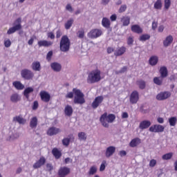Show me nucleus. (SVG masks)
<instances>
[{
    "label": "nucleus",
    "instance_id": "f257e3e1",
    "mask_svg": "<svg viewBox=\"0 0 177 177\" xmlns=\"http://www.w3.org/2000/svg\"><path fill=\"white\" fill-rule=\"evenodd\" d=\"M115 120V115L114 114H108L104 113L100 118V122H101L102 127L104 128H109L110 125L109 124H113Z\"/></svg>",
    "mask_w": 177,
    "mask_h": 177
},
{
    "label": "nucleus",
    "instance_id": "f03ea898",
    "mask_svg": "<svg viewBox=\"0 0 177 177\" xmlns=\"http://www.w3.org/2000/svg\"><path fill=\"white\" fill-rule=\"evenodd\" d=\"M101 80L102 76H100V71L99 70L92 71L87 77L88 84H95L99 82Z\"/></svg>",
    "mask_w": 177,
    "mask_h": 177
},
{
    "label": "nucleus",
    "instance_id": "7ed1b4c3",
    "mask_svg": "<svg viewBox=\"0 0 177 177\" xmlns=\"http://www.w3.org/2000/svg\"><path fill=\"white\" fill-rule=\"evenodd\" d=\"M73 92L75 95L74 103L75 104H84L85 99L84 98V93L78 88H73Z\"/></svg>",
    "mask_w": 177,
    "mask_h": 177
},
{
    "label": "nucleus",
    "instance_id": "20e7f679",
    "mask_svg": "<svg viewBox=\"0 0 177 177\" xmlns=\"http://www.w3.org/2000/svg\"><path fill=\"white\" fill-rule=\"evenodd\" d=\"M59 48L62 52H68L70 50V39L67 35L62 36L59 43Z\"/></svg>",
    "mask_w": 177,
    "mask_h": 177
},
{
    "label": "nucleus",
    "instance_id": "39448f33",
    "mask_svg": "<svg viewBox=\"0 0 177 177\" xmlns=\"http://www.w3.org/2000/svg\"><path fill=\"white\" fill-rule=\"evenodd\" d=\"M13 27L8 29L7 32V34H8V35H10V34H15L16 31L21 30V18H17L13 23Z\"/></svg>",
    "mask_w": 177,
    "mask_h": 177
},
{
    "label": "nucleus",
    "instance_id": "423d86ee",
    "mask_svg": "<svg viewBox=\"0 0 177 177\" xmlns=\"http://www.w3.org/2000/svg\"><path fill=\"white\" fill-rule=\"evenodd\" d=\"M103 34V31L101 29H92L90 32L87 34V37L91 39H96V38H99Z\"/></svg>",
    "mask_w": 177,
    "mask_h": 177
},
{
    "label": "nucleus",
    "instance_id": "0eeeda50",
    "mask_svg": "<svg viewBox=\"0 0 177 177\" xmlns=\"http://www.w3.org/2000/svg\"><path fill=\"white\" fill-rule=\"evenodd\" d=\"M21 75L24 80H32V78H34V73L28 69L22 70Z\"/></svg>",
    "mask_w": 177,
    "mask_h": 177
},
{
    "label": "nucleus",
    "instance_id": "6e6552de",
    "mask_svg": "<svg viewBox=\"0 0 177 177\" xmlns=\"http://www.w3.org/2000/svg\"><path fill=\"white\" fill-rule=\"evenodd\" d=\"M129 100L131 104H136L139 101V93L136 91H133L130 95Z\"/></svg>",
    "mask_w": 177,
    "mask_h": 177
},
{
    "label": "nucleus",
    "instance_id": "1a4fd4ad",
    "mask_svg": "<svg viewBox=\"0 0 177 177\" xmlns=\"http://www.w3.org/2000/svg\"><path fill=\"white\" fill-rule=\"evenodd\" d=\"M171 92L169 91H163L160 92L156 95L157 100H165L168 97H171Z\"/></svg>",
    "mask_w": 177,
    "mask_h": 177
},
{
    "label": "nucleus",
    "instance_id": "9d476101",
    "mask_svg": "<svg viewBox=\"0 0 177 177\" xmlns=\"http://www.w3.org/2000/svg\"><path fill=\"white\" fill-rule=\"evenodd\" d=\"M165 127L160 124H154L149 127V132H154L158 133V132H164Z\"/></svg>",
    "mask_w": 177,
    "mask_h": 177
},
{
    "label": "nucleus",
    "instance_id": "9b49d317",
    "mask_svg": "<svg viewBox=\"0 0 177 177\" xmlns=\"http://www.w3.org/2000/svg\"><path fill=\"white\" fill-rule=\"evenodd\" d=\"M39 96L42 100L45 103H48L50 100V94L45 91H41L39 93Z\"/></svg>",
    "mask_w": 177,
    "mask_h": 177
},
{
    "label": "nucleus",
    "instance_id": "f8f14e48",
    "mask_svg": "<svg viewBox=\"0 0 177 177\" xmlns=\"http://www.w3.org/2000/svg\"><path fill=\"white\" fill-rule=\"evenodd\" d=\"M70 174V168L67 167H61L58 170L59 176H67Z\"/></svg>",
    "mask_w": 177,
    "mask_h": 177
},
{
    "label": "nucleus",
    "instance_id": "ddd939ff",
    "mask_svg": "<svg viewBox=\"0 0 177 177\" xmlns=\"http://www.w3.org/2000/svg\"><path fill=\"white\" fill-rule=\"evenodd\" d=\"M104 99L103 96H98L95 97L91 104L93 109H97L98 106H100V104L103 102Z\"/></svg>",
    "mask_w": 177,
    "mask_h": 177
},
{
    "label": "nucleus",
    "instance_id": "4468645a",
    "mask_svg": "<svg viewBox=\"0 0 177 177\" xmlns=\"http://www.w3.org/2000/svg\"><path fill=\"white\" fill-rule=\"evenodd\" d=\"M151 125V122L149 120H142L140 122L139 129L142 131L147 129Z\"/></svg>",
    "mask_w": 177,
    "mask_h": 177
},
{
    "label": "nucleus",
    "instance_id": "2eb2a0df",
    "mask_svg": "<svg viewBox=\"0 0 177 177\" xmlns=\"http://www.w3.org/2000/svg\"><path fill=\"white\" fill-rule=\"evenodd\" d=\"M115 153V147L114 146H110L106 148L105 151V156L106 158H110L111 156H113Z\"/></svg>",
    "mask_w": 177,
    "mask_h": 177
},
{
    "label": "nucleus",
    "instance_id": "dca6fc26",
    "mask_svg": "<svg viewBox=\"0 0 177 177\" xmlns=\"http://www.w3.org/2000/svg\"><path fill=\"white\" fill-rule=\"evenodd\" d=\"M46 160L44 157H41L39 160H37L34 165L33 168L37 169V168H41L42 165L45 164Z\"/></svg>",
    "mask_w": 177,
    "mask_h": 177
},
{
    "label": "nucleus",
    "instance_id": "f3484780",
    "mask_svg": "<svg viewBox=\"0 0 177 177\" xmlns=\"http://www.w3.org/2000/svg\"><path fill=\"white\" fill-rule=\"evenodd\" d=\"M50 67L55 73L62 71V64L59 62H53L50 64Z\"/></svg>",
    "mask_w": 177,
    "mask_h": 177
},
{
    "label": "nucleus",
    "instance_id": "a211bd4d",
    "mask_svg": "<svg viewBox=\"0 0 177 177\" xmlns=\"http://www.w3.org/2000/svg\"><path fill=\"white\" fill-rule=\"evenodd\" d=\"M60 132V129H57L56 127H50L48 129L47 131V135L49 136H53V135H57V133H59Z\"/></svg>",
    "mask_w": 177,
    "mask_h": 177
},
{
    "label": "nucleus",
    "instance_id": "6ab92c4d",
    "mask_svg": "<svg viewBox=\"0 0 177 177\" xmlns=\"http://www.w3.org/2000/svg\"><path fill=\"white\" fill-rule=\"evenodd\" d=\"M172 42H174V37H172V35H169L164 39L163 46L165 48H167V46H169Z\"/></svg>",
    "mask_w": 177,
    "mask_h": 177
},
{
    "label": "nucleus",
    "instance_id": "aec40b11",
    "mask_svg": "<svg viewBox=\"0 0 177 177\" xmlns=\"http://www.w3.org/2000/svg\"><path fill=\"white\" fill-rule=\"evenodd\" d=\"M126 51L127 48L124 46L119 47L114 51V55L115 56H122V55H124V53Z\"/></svg>",
    "mask_w": 177,
    "mask_h": 177
},
{
    "label": "nucleus",
    "instance_id": "412c9836",
    "mask_svg": "<svg viewBox=\"0 0 177 177\" xmlns=\"http://www.w3.org/2000/svg\"><path fill=\"white\" fill-rule=\"evenodd\" d=\"M13 121L15 122H19L20 125H24L27 122V120L20 115L14 117Z\"/></svg>",
    "mask_w": 177,
    "mask_h": 177
},
{
    "label": "nucleus",
    "instance_id": "4be33fe9",
    "mask_svg": "<svg viewBox=\"0 0 177 177\" xmlns=\"http://www.w3.org/2000/svg\"><path fill=\"white\" fill-rule=\"evenodd\" d=\"M12 85L17 91H23L25 88L24 84H23L21 82L19 81L13 82Z\"/></svg>",
    "mask_w": 177,
    "mask_h": 177
},
{
    "label": "nucleus",
    "instance_id": "5701e85b",
    "mask_svg": "<svg viewBox=\"0 0 177 177\" xmlns=\"http://www.w3.org/2000/svg\"><path fill=\"white\" fill-rule=\"evenodd\" d=\"M32 92H34V88L28 87L24 91V96H25L26 99H30V93H32Z\"/></svg>",
    "mask_w": 177,
    "mask_h": 177
},
{
    "label": "nucleus",
    "instance_id": "b1692460",
    "mask_svg": "<svg viewBox=\"0 0 177 177\" xmlns=\"http://www.w3.org/2000/svg\"><path fill=\"white\" fill-rule=\"evenodd\" d=\"M64 113L68 117H71L73 115V107L70 105H66L64 109Z\"/></svg>",
    "mask_w": 177,
    "mask_h": 177
},
{
    "label": "nucleus",
    "instance_id": "393cba45",
    "mask_svg": "<svg viewBox=\"0 0 177 177\" xmlns=\"http://www.w3.org/2000/svg\"><path fill=\"white\" fill-rule=\"evenodd\" d=\"M160 74L162 78H166V77H168V69H167V67H161L160 69Z\"/></svg>",
    "mask_w": 177,
    "mask_h": 177
},
{
    "label": "nucleus",
    "instance_id": "a878e982",
    "mask_svg": "<svg viewBox=\"0 0 177 177\" xmlns=\"http://www.w3.org/2000/svg\"><path fill=\"white\" fill-rule=\"evenodd\" d=\"M32 69L34 71H41V63H39L38 61L32 62Z\"/></svg>",
    "mask_w": 177,
    "mask_h": 177
},
{
    "label": "nucleus",
    "instance_id": "bb28decb",
    "mask_svg": "<svg viewBox=\"0 0 177 177\" xmlns=\"http://www.w3.org/2000/svg\"><path fill=\"white\" fill-rule=\"evenodd\" d=\"M37 44L39 47H41V46H51V45H53V42L48 41L46 40L39 41Z\"/></svg>",
    "mask_w": 177,
    "mask_h": 177
},
{
    "label": "nucleus",
    "instance_id": "cd10ccee",
    "mask_svg": "<svg viewBox=\"0 0 177 177\" xmlns=\"http://www.w3.org/2000/svg\"><path fill=\"white\" fill-rule=\"evenodd\" d=\"M21 97L17 93H14L10 96V101L12 103H17V102H20Z\"/></svg>",
    "mask_w": 177,
    "mask_h": 177
},
{
    "label": "nucleus",
    "instance_id": "c85d7f7f",
    "mask_svg": "<svg viewBox=\"0 0 177 177\" xmlns=\"http://www.w3.org/2000/svg\"><path fill=\"white\" fill-rule=\"evenodd\" d=\"M141 140L140 138H136L133 139L130 142V147H136V146L140 145Z\"/></svg>",
    "mask_w": 177,
    "mask_h": 177
},
{
    "label": "nucleus",
    "instance_id": "c756f323",
    "mask_svg": "<svg viewBox=\"0 0 177 177\" xmlns=\"http://www.w3.org/2000/svg\"><path fill=\"white\" fill-rule=\"evenodd\" d=\"M37 125H38V119L37 117H33L30 122V127L32 128V129H34V128H37Z\"/></svg>",
    "mask_w": 177,
    "mask_h": 177
},
{
    "label": "nucleus",
    "instance_id": "7c9ffc66",
    "mask_svg": "<svg viewBox=\"0 0 177 177\" xmlns=\"http://www.w3.org/2000/svg\"><path fill=\"white\" fill-rule=\"evenodd\" d=\"M131 31H133V32H136L137 34H140L143 30H142V28L139 26V25H133L131 26Z\"/></svg>",
    "mask_w": 177,
    "mask_h": 177
},
{
    "label": "nucleus",
    "instance_id": "2f4dec72",
    "mask_svg": "<svg viewBox=\"0 0 177 177\" xmlns=\"http://www.w3.org/2000/svg\"><path fill=\"white\" fill-rule=\"evenodd\" d=\"M130 21L131 19L129 17H122L121 18V23H122V26H129Z\"/></svg>",
    "mask_w": 177,
    "mask_h": 177
},
{
    "label": "nucleus",
    "instance_id": "473e14b6",
    "mask_svg": "<svg viewBox=\"0 0 177 177\" xmlns=\"http://www.w3.org/2000/svg\"><path fill=\"white\" fill-rule=\"evenodd\" d=\"M170 127H175L177 124V118L175 116L171 117L168 119Z\"/></svg>",
    "mask_w": 177,
    "mask_h": 177
},
{
    "label": "nucleus",
    "instance_id": "72a5a7b5",
    "mask_svg": "<svg viewBox=\"0 0 177 177\" xmlns=\"http://www.w3.org/2000/svg\"><path fill=\"white\" fill-rule=\"evenodd\" d=\"M158 63V57L157 56H152L149 59V64L151 66H156Z\"/></svg>",
    "mask_w": 177,
    "mask_h": 177
},
{
    "label": "nucleus",
    "instance_id": "f704fd0d",
    "mask_svg": "<svg viewBox=\"0 0 177 177\" xmlns=\"http://www.w3.org/2000/svg\"><path fill=\"white\" fill-rule=\"evenodd\" d=\"M154 9H157L158 10H161L162 8V0H156L153 6Z\"/></svg>",
    "mask_w": 177,
    "mask_h": 177
},
{
    "label": "nucleus",
    "instance_id": "c9c22d12",
    "mask_svg": "<svg viewBox=\"0 0 177 177\" xmlns=\"http://www.w3.org/2000/svg\"><path fill=\"white\" fill-rule=\"evenodd\" d=\"M52 153L54 156V157L57 159H59V157H62V152L57 149V148H54L52 150Z\"/></svg>",
    "mask_w": 177,
    "mask_h": 177
},
{
    "label": "nucleus",
    "instance_id": "e433bc0d",
    "mask_svg": "<svg viewBox=\"0 0 177 177\" xmlns=\"http://www.w3.org/2000/svg\"><path fill=\"white\" fill-rule=\"evenodd\" d=\"M73 24H74V19L73 18H71L64 24V27L66 30H70V28H71V26H73Z\"/></svg>",
    "mask_w": 177,
    "mask_h": 177
},
{
    "label": "nucleus",
    "instance_id": "4c0bfd02",
    "mask_svg": "<svg viewBox=\"0 0 177 177\" xmlns=\"http://www.w3.org/2000/svg\"><path fill=\"white\" fill-rule=\"evenodd\" d=\"M96 172H97V167L96 165H93L90 167L88 174L91 176L92 175H95Z\"/></svg>",
    "mask_w": 177,
    "mask_h": 177
},
{
    "label": "nucleus",
    "instance_id": "58836bf2",
    "mask_svg": "<svg viewBox=\"0 0 177 177\" xmlns=\"http://www.w3.org/2000/svg\"><path fill=\"white\" fill-rule=\"evenodd\" d=\"M102 24L103 27H105V28H109L110 27V19L106 17H104L102 21Z\"/></svg>",
    "mask_w": 177,
    "mask_h": 177
},
{
    "label": "nucleus",
    "instance_id": "ea45409f",
    "mask_svg": "<svg viewBox=\"0 0 177 177\" xmlns=\"http://www.w3.org/2000/svg\"><path fill=\"white\" fill-rule=\"evenodd\" d=\"M77 136H78L79 140L80 141L85 142V140H86V133H85V132L78 133Z\"/></svg>",
    "mask_w": 177,
    "mask_h": 177
},
{
    "label": "nucleus",
    "instance_id": "a19ab883",
    "mask_svg": "<svg viewBox=\"0 0 177 177\" xmlns=\"http://www.w3.org/2000/svg\"><path fill=\"white\" fill-rule=\"evenodd\" d=\"M162 78L161 76L160 77H156L153 78V82L154 84H156V85H162Z\"/></svg>",
    "mask_w": 177,
    "mask_h": 177
},
{
    "label": "nucleus",
    "instance_id": "79ce46f5",
    "mask_svg": "<svg viewBox=\"0 0 177 177\" xmlns=\"http://www.w3.org/2000/svg\"><path fill=\"white\" fill-rule=\"evenodd\" d=\"M19 137L20 134L17 132H15L10 136L8 140H15V139H19Z\"/></svg>",
    "mask_w": 177,
    "mask_h": 177
},
{
    "label": "nucleus",
    "instance_id": "37998d69",
    "mask_svg": "<svg viewBox=\"0 0 177 177\" xmlns=\"http://www.w3.org/2000/svg\"><path fill=\"white\" fill-rule=\"evenodd\" d=\"M137 84H138L140 89H145V88H146V82L143 80L138 81Z\"/></svg>",
    "mask_w": 177,
    "mask_h": 177
},
{
    "label": "nucleus",
    "instance_id": "c03bdc74",
    "mask_svg": "<svg viewBox=\"0 0 177 177\" xmlns=\"http://www.w3.org/2000/svg\"><path fill=\"white\" fill-rule=\"evenodd\" d=\"M174 156V153H168L162 156V160H171L172 158V156Z\"/></svg>",
    "mask_w": 177,
    "mask_h": 177
},
{
    "label": "nucleus",
    "instance_id": "a18cd8bd",
    "mask_svg": "<svg viewBox=\"0 0 177 177\" xmlns=\"http://www.w3.org/2000/svg\"><path fill=\"white\" fill-rule=\"evenodd\" d=\"M78 38L82 39L85 36V31L84 29L79 30L77 33Z\"/></svg>",
    "mask_w": 177,
    "mask_h": 177
},
{
    "label": "nucleus",
    "instance_id": "49530a36",
    "mask_svg": "<svg viewBox=\"0 0 177 177\" xmlns=\"http://www.w3.org/2000/svg\"><path fill=\"white\" fill-rule=\"evenodd\" d=\"M150 39V35H142L140 37V41H145Z\"/></svg>",
    "mask_w": 177,
    "mask_h": 177
},
{
    "label": "nucleus",
    "instance_id": "de8ad7c7",
    "mask_svg": "<svg viewBox=\"0 0 177 177\" xmlns=\"http://www.w3.org/2000/svg\"><path fill=\"white\" fill-rule=\"evenodd\" d=\"M165 2V9L168 10L171 7V0H164Z\"/></svg>",
    "mask_w": 177,
    "mask_h": 177
},
{
    "label": "nucleus",
    "instance_id": "09e8293b",
    "mask_svg": "<svg viewBox=\"0 0 177 177\" xmlns=\"http://www.w3.org/2000/svg\"><path fill=\"white\" fill-rule=\"evenodd\" d=\"M62 144L64 146H68L70 145V138H66L62 140Z\"/></svg>",
    "mask_w": 177,
    "mask_h": 177
},
{
    "label": "nucleus",
    "instance_id": "8fccbe9b",
    "mask_svg": "<svg viewBox=\"0 0 177 177\" xmlns=\"http://www.w3.org/2000/svg\"><path fill=\"white\" fill-rule=\"evenodd\" d=\"M156 165H157V160H156L155 159H152L150 160L149 167L151 168H154V167H156Z\"/></svg>",
    "mask_w": 177,
    "mask_h": 177
},
{
    "label": "nucleus",
    "instance_id": "3c124183",
    "mask_svg": "<svg viewBox=\"0 0 177 177\" xmlns=\"http://www.w3.org/2000/svg\"><path fill=\"white\" fill-rule=\"evenodd\" d=\"M11 45L12 42L10 41V39H8L4 40V46H6V48H9Z\"/></svg>",
    "mask_w": 177,
    "mask_h": 177
},
{
    "label": "nucleus",
    "instance_id": "603ef678",
    "mask_svg": "<svg viewBox=\"0 0 177 177\" xmlns=\"http://www.w3.org/2000/svg\"><path fill=\"white\" fill-rule=\"evenodd\" d=\"M127 10V5H122L119 9V13H124Z\"/></svg>",
    "mask_w": 177,
    "mask_h": 177
},
{
    "label": "nucleus",
    "instance_id": "864d4df0",
    "mask_svg": "<svg viewBox=\"0 0 177 177\" xmlns=\"http://www.w3.org/2000/svg\"><path fill=\"white\" fill-rule=\"evenodd\" d=\"M106 169V160L102 161L100 167V171L102 172Z\"/></svg>",
    "mask_w": 177,
    "mask_h": 177
},
{
    "label": "nucleus",
    "instance_id": "5fc2aeb1",
    "mask_svg": "<svg viewBox=\"0 0 177 177\" xmlns=\"http://www.w3.org/2000/svg\"><path fill=\"white\" fill-rule=\"evenodd\" d=\"M38 106H39L38 101H35L32 106V110H37V109H38Z\"/></svg>",
    "mask_w": 177,
    "mask_h": 177
},
{
    "label": "nucleus",
    "instance_id": "6e6d98bb",
    "mask_svg": "<svg viewBox=\"0 0 177 177\" xmlns=\"http://www.w3.org/2000/svg\"><path fill=\"white\" fill-rule=\"evenodd\" d=\"M66 10L71 12L74 10V9H73V7L71 6V4H67L66 6Z\"/></svg>",
    "mask_w": 177,
    "mask_h": 177
},
{
    "label": "nucleus",
    "instance_id": "4d7b16f0",
    "mask_svg": "<svg viewBox=\"0 0 177 177\" xmlns=\"http://www.w3.org/2000/svg\"><path fill=\"white\" fill-rule=\"evenodd\" d=\"M48 38H50V39H55V34L53 32H50L47 33Z\"/></svg>",
    "mask_w": 177,
    "mask_h": 177
},
{
    "label": "nucleus",
    "instance_id": "13d9d810",
    "mask_svg": "<svg viewBox=\"0 0 177 177\" xmlns=\"http://www.w3.org/2000/svg\"><path fill=\"white\" fill-rule=\"evenodd\" d=\"M62 34L63 33L62 32V30L60 29H59L56 32V38H60L62 37Z\"/></svg>",
    "mask_w": 177,
    "mask_h": 177
},
{
    "label": "nucleus",
    "instance_id": "bf43d9fd",
    "mask_svg": "<svg viewBox=\"0 0 177 177\" xmlns=\"http://www.w3.org/2000/svg\"><path fill=\"white\" fill-rule=\"evenodd\" d=\"M53 55V52L52 51H49L47 54V56H46V59L47 60H50V59H52V55Z\"/></svg>",
    "mask_w": 177,
    "mask_h": 177
},
{
    "label": "nucleus",
    "instance_id": "052dcab7",
    "mask_svg": "<svg viewBox=\"0 0 177 177\" xmlns=\"http://www.w3.org/2000/svg\"><path fill=\"white\" fill-rule=\"evenodd\" d=\"M73 97H74V93L73 92H69L66 95V97H68V99H73Z\"/></svg>",
    "mask_w": 177,
    "mask_h": 177
},
{
    "label": "nucleus",
    "instance_id": "680f3d73",
    "mask_svg": "<svg viewBox=\"0 0 177 177\" xmlns=\"http://www.w3.org/2000/svg\"><path fill=\"white\" fill-rule=\"evenodd\" d=\"M128 45H132L133 44V37H129L127 40Z\"/></svg>",
    "mask_w": 177,
    "mask_h": 177
},
{
    "label": "nucleus",
    "instance_id": "e2e57ef3",
    "mask_svg": "<svg viewBox=\"0 0 177 177\" xmlns=\"http://www.w3.org/2000/svg\"><path fill=\"white\" fill-rule=\"evenodd\" d=\"M110 19L111 21H115V20H117V15L113 14L110 17Z\"/></svg>",
    "mask_w": 177,
    "mask_h": 177
},
{
    "label": "nucleus",
    "instance_id": "0e129e2a",
    "mask_svg": "<svg viewBox=\"0 0 177 177\" xmlns=\"http://www.w3.org/2000/svg\"><path fill=\"white\" fill-rule=\"evenodd\" d=\"M158 26V23L153 21L152 23V30H156Z\"/></svg>",
    "mask_w": 177,
    "mask_h": 177
},
{
    "label": "nucleus",
    "instance_id": "69168bd1",
    "mask_svg": "<svg viewBox=\"0 0 177 177\" xmlns=\"http://www.w3.org/2000/svg\"><path fill=\"white\" fill-rule=\"evenodd\" d=\"M170 80L171 81H175L176 80H177V75L176 74L171 75L170 76Z\"/></svg>",
    "mask_w": 177,
    "mask_h": 177
},
{
    "label": "nucleus",
    "instance_id": "338daca9",
    "mask_svg": "<svg viewBox=\"0 0 177 177\" xmlns=\"http://www.w3.org/2000/svg\"><path fill=\"white\" fill-rule=\"evenodd\" d=\"M46 168L48 171H52L53 169V166H52L50 164H47Z\"/></svg>",
    "mask_w": 177,
    "mask_h": 177
},
{
    "label": "nucleus",
    "instance_id": "774afa93",
    "mask_svg": "<svg viewBox=\"0 0 177 177\" xmlns=\"http://www.w3.org/2000/svg\"><path fill=\"white\" fill-rule=\"evenodd\" d=\"M128 117H129L128 113H127V112L122 113V118H128Z\"/></svg>",
    "mask_w": 177,
    "mask_h": 177
}]
</instances>
